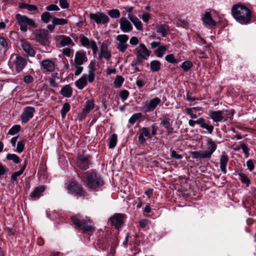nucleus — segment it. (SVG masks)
<instances>
[{
    "label": "nucleus",
    "instance_id": "obj_37",
    "mask_svg": "<svg viewBox=\"0 0 256 256\" xmlns=\"http://www.w3.org/2000/svg\"><path fill=\"white\" fill-rule=\"evenodd\" d=\"M117 135L116 134H112L110 138V142H109V148H114L117 143Z\"/></svg>",
    "mask_w": 256,
    "mask_h": 256
},
{
    "label": "nucleus",
    "instance_id": "obj_13",
    "mask_svg": "<svg viewBox=\"0 0 256 256\" xmlns=\"http://www.w3.org/2000/svg\"><path fill=\"white\" fill-rule=\"evenodd\" d=\"M90 164V157L88 156L80 155L78 156L76 165L80 169L86 170L88 168Z\"/></svg>",
    "mask_w": 256,
    "mask_h": 256
},
{
    "label": "nucleus",
    "instance_id": "obj_44",
    "mask_svg": "<svg viewBox=\"0 0 256 256\" xmlns=\"http://www.w3.org/2000/svg\"><path fill=\"white\" fill-rule=\"evenodd\" d=\"M109 16L114 18H118L120 16V12L118 10L114 9L110 10L108 12Z\"/></svg>",
    "mask_w": 256,
    "mask_h": 256
},
{
    "label": "nucleus",
    "instance_id": "obj_16",
    "mask_svg": "<svg viewBox=\"0 0 256 256\" xmlns=\"http://www.w3.org/2000/svg\"><path fill=\"white\" fill-rule=\"evenodd\" d=\"M87 60L88 58L85 52L79 50L76 52L74 64L82 66Z\"/></svg>",
    "mask_w": 256,
    "mask_h": 256
},
{
    "label": "nucleus",
    "instance_id": "obj_11",
    "mask_svg": "<svg viewBox=\"0 0 256 256\" xmlns=\"http://www.w3.org/2000/svg\"><path fill=\"white\" fill-rule=\"evenodd\" d=\"M136 58L141 60H148L150 52L148 50L145 45L143 44H140L136 48Z\"/></svg>",
    "mask_w": 256,
    "mask_h": 256
},
{
    "label": "nucleus",
    "instance_id": "obj_21",
    "mask_svg": "<svg viewBox=\"0 0 256 256\" xmlns=\"http://www.w3.org/2000/svg\"><path fill=\"white\" fill-rule=\"evenodd\" d=\"M124 215L120 214H116L113 216L111 217L110 220L112 225L116 228L121 226L124 222Z\"/></svg>",
    "mask_w": 256,
    "mask_h": 256
},
{
    "label": "nucleus",
    "instance_id": "obj_33",
    "mask_svg": "<svg viewBox=\"0 0 256 256\" xmlns=\"http://www.w3.org/2000/svg\"><path fill=\"white\" fill-rule=\"evenodd\" d=\"M68 20L67 18H60L56 17H54L52 20V24L54 25H64L67 24Z\"/></svg>",
    "mask_w": 256,
    "mask_h": 256
},
{
    "label": "nucleus",
    "instance_id": "obj_8",
    "mask_svg": "<svg viewBox=\"0 0 256 256\" xmlns=\"http://www.w3.org/2000/svg\"><path fill=\"white\" fill-rule=\"evenodd\" d=\"M161 100L158 97L146 100L142 108V110L145 114L154 110L156 107L160 103Z\"/></svg>",
    "mask_w": 256,
    "mask_h": 256
},
{
    "label": "nucleus",
    "instance_id": "obj_27",
    "mask_svg": "<svg viewBox=\"0 0 256 256\" xmlns=\"http://www.w3.org/2000/svg\"><path fill=\"white\" fill-rule=\"evenodd\" d=\"M75 84L79 90H82L87 84L86 75H83L76 82Z\"/></svg>",
    "mask_w": 256,
    "mask_h": 256
},
{
    "label": "nucleus",
    "instance_id": "obj_64",
    "mask_svg": "<svg viewBox=\"0 0 256 256\" xmlns=\"http://www.w3.org/2000/svg\"><path fill=\"white\" fill-rule=\"evenodd\" d=\"M246 166H247L248 168L250 171H252V170H253L254 168V162L252 160H249L247 161Z\"/></svg>",
    "mask_w": 256,
    "mask_h": 256
},
{
    "label": "nucleus",
    "instance_id": "obj_55",
    "mask_svg": "<svg viewBox=\"0 0 256 256\" xmlns=\"http://www.w3.org/2000/svg\"><path fill=\"white\" fill-rule=\"evenodd\" d=\"M240 148L242 149L243 152L246 158H248L249 156V153H248L249 150H248V148L247 147V146L245 144H240Z\"/></svg>",
    "mask_w": 256,
    "mask_h": 256
},
{
    "label": "nucleus",
    "instance_id": "obj_41",
    "mask_svg": "<svg viewBox=\"0 0 256 256\" xmlns=\"http://www.w3.org/2000/svg\"><path fill=\"white\" fill-rule=\"evenodd\" d=\"M8 47V44L6 40L2 37H0V54L4 52Z\"/></svg>",
    "mask_w": 256,
    "mask_h": 256
},
{
    "label": "nucleus",
    "instance_id": "obj_47",
    "mask_svg": "<svg viewBox=\"0 0 256 256\" xmlns=\"http://www.w3.org/2000/svg\"><path fill=\"white\" fill-rule=\"evenodd\" d=\"M25 142L24 141H20L17 143L16 152L18 153H21L24 149Z\"/></svg>",
    "mask_w": 256,
    "mask_h": 256
},
{
    "label": "nucleus",
    "instance_id": "obj_25",
    "mask_svg": "<svg viewBox=\"0 0 256 256\" xmlns=\"http://www.w3.org/2000/svg\"><path fill=\"white\" fill-rule=\"evenodd\" d=\"M228 156L226 154H222L220 158V168L222 172L224 174H226L227 172L226 170V166L228 164Z\"/></svg>",
    "mask_w": 256,
    "mask_h": 256
},
{
    "label": "nucleus",
    "instance_id": "obj_10",
    "mask_svg": "<svg viewBox=\"0 0 256 256\" xmlns=\"http://www.w3.org/2000/svg\"><path fill=\"white\" fill-rule=\"evenodd\" d=\"M90 18L94 22L98 24H105L108 22V17L104 12H97L90 13Z\"/></svg>",
    "mask_w": 256,
    "mask_h": 256
},
{
    "label": "nucleus",
    "instance_id": "obj_2",
    "mask_svg": "<svg viewBox=\"0 0 256 256\" xmlns=\"http://www.w3.org/2000/svg\"><path fill=\"white\" fill-rule=\"evenodd\" d=\"M78 176L90 188H98L104 184L103 180L100 176L96 172H84L79 174Z\"/></svg>",
    "mask_w": 256,
    "mask_h": 256
},
{
    "label": "nucleus",
    "instance_id": "obj_59",
    "mask_svg": "<svg viewBox=\"0 0 256 256\" xmlns=\"http://www.w3.org/2000/svg\"><path fill=\"white\" fill-rule=\"evenodd\" d=\"M76 70L74 72V74L76 76H79L83 70V67L80 65L74 64Z\"/></svg>",
    "mask_w": 256,
    "mask_h": 256
},
{
    "label": "nucleus",
    "instance_id": "obj_32",
    "mask_svg": "<svg viewBox=\"0 0 256 256\" xmlns=\"http://www.w3.org/2000/svg\"><path fill=\"white\" fill-rule=\"evenodd\" d=\"M150 70L152 72L158 71L161 66V64L160 61L157 60H152L150 63Z\"/></svg>",
    "mask_w": 256,
    "mask_h": 256
},
{
    "label": "nucleus",
    "instance_id": "obj_31",
    "mask_svg": "<svg viewBox=\"0 0 256 256\" xmlns=\"http://www.w3.org/2000/svg\"><path fill=\"white\" fill-rule=\"evenodd\" d=\"M190 154L193 158H208L204 151L191 152Z\"/></svg>",
    "mask_w": 256,
    "mask_h": 256
},
{
    "label": "nucleus",
    "instance_id": "obj_6",
    "mask_svg": "<svg viewBox=\"0 0 256 256\" xmlns=\"http://www.w3.org/2000/svg\"><path fill=\"white\" fill-rule=\"evenodd\" d=\"M56 46L58 48L65 47L66 46H74V44L72 39L68 36L64 34L55 36Z\"/></svg>",
    "mask_w": 256,
    "mask_h": 256
},
{
    "label": "nucleus",
    "instance_id": "obj_35",
    "mask_svg": "<svg viewBox=\"0 0 256 256\" xmlns=\"http://www.w3.org/2000/svg\"><path fill=\"white\" fill-rule=\"evenodd\" d=\"M168 48V46L166 45L159 46L156 51V54L158 58H162Z\"/></svg>",
    "mask_w": 256,
    "mask_h": 256
},
{
    "label": "nucleus",
    "instance_id": "obj_15",
    "mask_svg": "<svg viewBox=\"0 0 256 256\" xmlns=\"http://www.w3.org/2000/svg\"><path fill=\"white\" fill-rule=\"evenodd\" d=\"M207 149L204 150L208 158H210L212 154L215 152L217 148L216 144L210 138H208L206 140Z\"/></svg>",
    "mask_w": 256,
    "mask_h": 256
},
{
    "label": "nucleus",
    "instance_id": "obj_9",
    "mask_svg": "<svg viewBox=\"0 0 256 256\" xmlns=\"http://www.w3.org/2000/svg\"><path fill=\"white\" fill-rule=\"evenodd\" d=\"M11 60L15 67L16 70L18 72L22 71L27 64L26 58L17 54L12 56Z\"/></svg>",
    "mask_w": 256,
    "mask_h": 256
},
{
    "label": "nucleus",
    "instance_id": "obj_39",
    "mask_svg": "<svg viewBox=\"0 0 256 256\" xmlns=\"http://www.w3.org/2000/svg\"><path fill=\"white\" fill-rule=\"evenodd\" d=\"M53 18L48 12H44L41 16L42 20L44 23H48Z\"/></svg>",
    "mask_w": 256,
    "mask_h": 256
},
{
    "label": "nucleus",
    "instance_id": "obj_42",
    "mask_svg": "<svg viewBox=\"0 0 256 256\" xmlns=\"http://www.w3.org/2000/svg\"><path fill=\"white\" fill-rule=\"evenodd\" d=\"M70 106L68 103H64L63 104L61 110V115L63 118H65L66 114L70 111Z\"/></svg>",
    "mask_w": 256,
    "mask_h": 256
},
{
    "label": "nucleus",
    "instance_id": "obj_50",
    "mask_svg": "<svg viewBox=\"0 0 256 256\" xmlns=\"http://www.w3.org/2000/svg\"><path fill=\"white\" fill-rule=\"evenodd\" d=\"M72 51L73 50L70 47H66L63 48L62 54L67 57H70Z\"/></svg>",
    "mask_w": 256,
    "mask_h": 256
},
{
    "label": "nucleus",
    "instance_id": "obj_48",
    "mask_svg": "<svg viewBox=\"0 0 256 256\" xmlns=\"http://www.w3.org/2000/svg\"><path fill=\"white\" fill-rule=\"evenodd\" d=\"M142 62V60L137 59L136 60L132 62L131 66L136 71H139L138 66L141 64Z\"/></svg>",
    "mask_w": 256,
    "mask_h": 256
},
{
    "label": "nucleus",
    "instance_id": "obj_53",
    "mask_svg": "<svg viewBox=\"0 0 256 256\" xmlns=\"http://www.w3.org/2000/svg\"><path fill=\"white\" fill-rule=\"evenodd\" d=\"M120 96L122 101H124L128 98L129 96V92L126 90H123L120 92Z\"/></svg>",
    "mask_w": 256,
    "mask_h": 256
},
{
    "label": "nucleus",
    "instance_id": "obj_28",
    "mask_svg": "<svg viewBox=\"0 0 256 256\" xmlns=\"http://www.w3.org/2000/svg\"><path fill=\"white\" fill-rule=\"evenodd\" d=\"M156 30L162 37H166L168 30V27L166 24H159L156 26Z\"/></svg>",
    "mask_w": 256,
    "mask_h": 256
},
{
    "label": "nucleus",
    "instance_id": "obj_62",
    "mask_svg": "<svg viewBox=\"0 0 256 256\" xmlns=\"http://www.w3.org/2000/svg\"><path fill=\"white\" fill-rule=\"evenodd\" d=\"M186 114L190 116L191 118L196 119L197 118V116L196 114H194L192 113V109L190 108H186Z\"/></svg>",
    "mask_w": 256,
    "mask_h": 256
},
{
    "label": "nucleus",
    "instance_id": "obj_5",
    "mask_svg": "<svg viewBox=\"0 0 256 256\" xmlns=\"http://www.w3.org/2000/svg\"><path fill=\"white\" fill-rule=\"evenodd\" d=\"M128 36L125 34H118L116 36L114 43L116 48L118 51L121 52H126L128 46Z\"/></svg>",
    "mask_w": 256,
    "mask_h": 256
},
{
    "label": "nucleus",
    "instance_id": "obj_57",
    "mask_svg": "<svg viewBox=\"0 0 256 256\" xmlns=\"http://www.w3.org/2000/svg\"><path fill=\"white\" fill-rule=\"evenodd\" d=\"M46 10L48 11H58L60 8L57 5L50 4L46 7Z\"/></svg>",
    "mask_w": 256,
    "mask_h": 256
},
{
    "label": "nucleus",
    "instance_id": "obj_4",
    "mask_svg": "<svg viewBox=\"0 0 256 256\" xmlns=\"http://www.w3.org/2000/svg\"><path fill=\"white\" fill-rule=\"evenodd\" d=\"M232 114L229 113L226 110L210 111L209 116L214 122H224L232 116Z\"/></svg>",
    "mask_w": 256,
    "mask_h": 256
},
{
    "label": "nucleus",
    "instance_id": "obj_19",
    "mask_svg": "<svg viewBox=\"0 0 256 256\" xmlns=\"http://www.w3.org/2000/svg\"><path fill=\"white\" fill-rule=\"evenodd\" d=\"M47 36V31L44 30H40L36 32V39L37 42L46 46L48 43Z\"/></svg>",
    "mask_w": 256,
    "mask_h": 256
},
{
    "label": "nucleus",
    "instance_id": "obj_12",
    "mask_svg": "<svg viewBox=\"0 0 256 256\" xmlns=\"http://www.w3.org/2000/svg\"><path fill=\"white\" fill-rule=\"evenodd\" d=\"M34 112L35 108L32 106L25 108L20 116L22 122L24 124L28 122L34 116Z\"/></svg>",
    "mask_w": 256,
    "mask_h": 256
},
{
    "label": "nucleus",
    "instance_id": "obj_23",
    "mask_svg": "<svg viewBox=\"0 0 256 256\" xmlns=\"http://www.w3.org/2000/svg\"><path fill=\"white\" fill-rule=\"evenodd\" d=\"M128 18L138 30L140 31L143 30L142 22L135 15L132 14H128Z\"/></svg>",
    "mask_w": 256,
    "mask_h": 256
},
{
    "label": "nucleus",
    "instance_id": "obj_46",
    "mask_svg": "<svg viewBox=\"0 0 256 256\" xmlns=\"http://www.w3.org/2000/svg\"><path fill=\"white\" fill-rule=\"evenodd\" d=\"M165 60L170 64H177L178 61L174 58L173 54H169L166 56Z\"/></svg>",
    "mask_w": 256,
    "mask_h": 256
},
{
    "label": "nucleus",
    "instance_id": "obj_38",
    "mask_svg": "<svg viewBox=\"0 0 256 256\" xmlns=\"http://www.w3.org/2000/svg\"><path fill=\"white\" fill-rule=\"evenodd\" d=\"M193 66L192 62L190 60H186L182 64L181 68L185 72L189 70Z\"/></svg>",
    "mask_w": 256,
    "mask_h": 256
},
{
    "label": "nucleus",
    "instance_id": "obj_18",
    "mask_svg": "<svg viewBox=\"0 0 256 256\" xmlns=\"http://www.w3.org/2000/svg\"><path fill=\"white\" fill-rule=\"evenodd\" d=\"M112 56L111 52L108 46L104 42H102L100 46V53L98 56L100 60L102 58L109 60Z\"/></svg>",
    "mask_w": 256,
    "mask_h": 256
},
{
    "label": "nucleus",
    "instance_id": "obj_61",
    "mask_svg": "<svg viewBox=\"0 0 256 256\" xmlns=\"http://www.w3.org/2000/svg\"><path fill=\"white\" fill-rule=\"evenodd\" d=\"M22 174V172L18 170V172H14L13 173L11 176L12 179L14 181H16L17 180V178Z\"/></svg>",
    "mask_w": 256,
    "mask_h": 256
},
{
    "label": "nucleus",
    "instance_id": "obj_7",
    "mask_svg": "<svg viewBox=\"0 0 256 256\" xmlns=\"http://www.w3.org/2000/svg\"><path fill=\"white\" fill-rule=\"evenodd\" d=\"M16 19L20 26L21 30L26 32L28 30V26H32L34 24V21L28 16L21 15L19 14L16 15Z\"/></svg>",
    "mask_w": 256,
    "mask_h": 256
},
{
    "label": "nucleus",
    "instance_id": "obj_43",
    "mask_svg": "<svg viewBox=\"0 0 256 256\" xmlns=\"http://www.w3.org/2000/svg\"><path fill=\"white\" fill-rule=\"evenodd\" d=\"M124 82V78L121 76H117L114 81V84L116 88H120Z\"/></svg>",
    "mask_w": 256,
    "mask_h": 256
},
{
    "label": "nucleus",
    "instance_id": "obj_20",
    "mask_svg": "<svg viewBox=\"0 0 256 256\" xmlns=\"http://www.w3.org/2000/svg\"><path fill=\"white\" fill-rule=\"evenodd\" d=\"M120 28L124 32H128L132 30L133 27L130 22L125 17L120 20Z\"/></svg>",
    "mask_w": 256,
    "mask_h": 256
},
{
    "label": "nucleus",
    "instance_id": "obj_60",
    "mask_svg": "<svg viewBox=\"0 0 256 256\" xmlns=\"http://www.w3.org/2000/svg\"><path fill=\"white\" fill-rule=\"evenodd\" d=\"M150 18V15L149 14H143L141 16L142 20L146 23H148Z\"/></svg>",
    "mask_w": 256,
    "mask_h": 256
},
{
    "label": "nucleus",
    "instance_id": "obj_14",
    "mask_svg": "<svg viewBox=\"0 0 256 256\" xmlns=\"http://www.w3.org/2000/svg\"><path fill=\"white\" fill-rule=\"evenodd\" d=\"M41 68L47 72H53L55 70V63L50 59H44L40 62Z\"/></svg>",
    "mask_w": 256,
    "mask_h": 256
},
{
    "label": "nucleus",
    "instance_id": "obj_49",
    "mask_svg": "<svg viewBox=\"0 0 256 256\" xmlns=\"http://www.w3.org/2000/svg\"><path fill=\"white\" fill-rule=\"evenodd\" d=\"M95 74L93 70H90L88 71V76H87V81L90 82H92L94 80Z\"/></svg>",
    "mask_w": 256,
    "mask_h": 256
},
{
    "label": "nucleus",
    "instance_id": "obj_29",
    "mask_svg": "<svg viewBox=\"0 0 256 256\" xmlns=\"http://www.w3.org/2000/svg\"><path fill=\"white\" fill-rule=\"evenodd\" d=\"M45 188L44 186H40L35 188L32 194V197L34 198H39L42 194L44 192Z\"/></svg>",
    "mask_w": 256,
    "mask_h": 256
},
{
    "label": "nucleus",
    "instance_id": "obj_52",
    "mask_svg": "<svg viewBox=\"0 0 256 256\" xmlns=\"http://www.w3.org/2000/svg\"><path fill=\"white\" fill-rule=\"evenodd\" d=\"M202 128H204L208 130L209 134H212L214 130V126L212 125H208L205 122L202 126Z\"/></svg>",
    "mask_w": 256,
    "mask_h": 256
},
{
    "label": "nucleus",
    "instance_id": "obj_40",
    "mask_svg": "<svg viewBox=\"0 0 256 256\" xmlns=\"http://www.w3.org/2000/svg\"><path fill=\"white\" fill-rule=\"evenodd\" d=\"M6 158L8 160H12L16 164H18L20 162L19 156L16 154H8Z\"/></svg>",
    "mask_w": 256,
    "mask_h": 256
},
{
    "label": "nucleus",
    "instance_id": "obj_30",
    "mask_svg": "<svg viewBox=\"0 0 256 256\" xmlns=\"http://www.w3.org/2000/svg\"><path fill=\"white\" fill-rule=\"evenodd\" d=\"M72 89L69 86H66L62 88L60 90L61 94L66 98H70L72 94Z\"/></svg>",
    "mask_w": 256,
    "mask_h": 256
},
{
    "label": "nucleus",
    "instance_id": "obj_24",
    "mask_svg": "<svg viewBox=\"0 0 256 256\" xmlns=\"http://www.w3.org/2000/svg\"><path fill=\"white\" fill-rule=\"evenodd\" d=\"M80 42L82 45L87 48H89L96 43L94 40H90L84 35L80 36Z\"/></svg>",
    "mask_w": 256,
    "mask_h": 256
},
{
    "label": "nucleus",
    "instance_id": "obj_3",
    "mask_svg": "<svg viewBox=\"0 0 256 256\" xmlns=\"http://www.w3.org/2000/svg\"><path fill=\"white\" fill-rule=\"evenodd\" d=\"M71 220L73 224L77 227L84 230L85 232H90L92 230V226L88 224L90 219L86 218L84 219L80 214L71 216Z\"/></svg>",
    "mask_w": 256,
    "mask_h": 256
},
{
    "label": "nucleus",
    "instance_id": "obj_63",
    "mask_svg": "<svg viewBox=\"0 0 256 256\" xmlns=\"http://www.w3.org/2000/svg\"><path fill=\"white\" fill-rule=\"evenodd\" d=\"M140 134L146 137L150 138V132L146 128H143L141 130Z\"/></svg>",
    "mask_w": 256,
    "mask_h": 256
},
{
    "label": "nucleus",
    "instance_id": "obj_22",
    "mask_svg": "<svg viewBox=\"0 0 256 256\" xmlns=\"http://www.w3.org/2000/svg\"><path fill=\"white\" fill-rule=\"evenodd\" d=\"M202 20L204 24L207 26H213L216 25V22L212 19L209 12H206L202 14Z\"/></svg>",
    "mask_w": 256,
    "mask_h": 256
},
{
    "label": "nucleus",
    "instance_id": "obj_36",
    "mask_svg": "<svg viewBox=\"0 0 256 256\" xmlns=\"http://www.w3.org/2000/svg\"><path fill=\"white\" fill-rule=\"evenodd\" d=\"M160 124L162 125L166 128L167 129L168 132L169 134H171L174 128L172 127L169 120L168 119H164L161 122Z\"/></svg>",
    "mask_w": 256,
    "mask_h": 256
},
{
    "label": "nucleus",
    "instance_id": "obj_1",
    "mask_svg": "<svg viewBox=\"0 0 256 256\" xmlns=\"http://www.w3.org/2000/svg\"><path fill=\"white\" fill-rule=\"evenodd\" d=\"M232 13L236 20L241 24L249 23L252 18L250 10L243 5L234 6L232 9Z\"/></svg>",
    "mask_w": 256,
    "mask_h": 256
},
{
    "label": "nucleus",
    "instance_id": "obj_56",
    "mask_svg": "<svg viewBox=\"0 0 256 256\" xmlns=\"http://www.w3.org/2000/svg\"><path fill=\"white\" fill-rule=\"evenodd\" d=\"M240 176L241 178L242 181L248 186L250 183V181L248 176L244 174H240Z\"/></svg>",
    "mask_w": 256,
    "mask_h": 256
},
{
    "label": "nucleus",
    "instance_id": "obj_58",
    "mask_svg": "<svg viewBox=\"0 0 256 256\" xmlns=\"http://www.w3.org/2000/svg\"><path fill=\"white\" fill-rule=\"evenodd\" d=\"M170 156L172 158H174L176 160H180L182 158V154H178L174 150H172L171 152Z\"/></svg>",
    "mask_w": 256,
    "mask_h": 256
},
{
    "label": "nucleus",
    "instance_id": "obj_26",
    "mask_svg": "<svg viewBox=\"0 0 256 256\" xmlns=\"http://www.w3.org/2000/svg\"><path fill=\"white\" fill-rule=\"evenodd\" d=\"M22 46L25 52H26L29 56L32 57L34 56L36 52L29 44L22 42Z\"/></svg>",
    "mask_w": 256,
    "mask_h": 256
},
{
    "label": "nucleus",
    "instance_id": "obj_17",
    "mask_svg": "<svg viewBox=\"0 0 256 256\" xmlns=\"http://www.w3.org/2000/svg\"><path fill=\"white\" fill-rule=\"evenodd\" d=\"M68 189L78 196H82L84 193L82 188L76 181L71 182L68 186Z\"/></svg>",
    "mask_w": 256,
    "mask_h": 256
},
{
    "label": "nucleus",
    "instance_id": "obj_45",
    "mask_svg": "<svg viewBox=\"0 0 256 256\" xmlns=\"http://www.w3.org/2000/svg\"><path fill=\"white\" fill-rule=\"evenodd\" d=\"M142 116L141 113H136L133 114L129 119V122L131 124H134L137 120L140 119Z\"/></svg>",
    "mask_w": 256,
    "mask_h": 256
},
{
    "label": "nucleus",
    "instance_id": "obj_34",
    "mask_svg": "<svg viewBox=\"0 0 256 256\" xmlns=\"http://www.w3.org/2000/svg\"><path fill=\"white\" fill-rule=\"evenodd\" d=\"M94 108V103L92 100H88L85 108L83 110V114H86L90 112Z\"/></svg>",
    "mask_w": 256,
    "mask_h": 256
},
{
    "label": "nucleus",
    "instance_id": "obj_51",
    "mask_svg": "<svg viewBox=\"0 0 256 256\" xmlns=\"http://www.w3.org/2000/svg\"><path fill=\"white\" fill-rule=\"evenodd\" d=\"M20 130V126H14L12 127L8 131V134L14 135L18 133Z\"/></svg>",
    "mask_w": 256,
    "mask_h": 256
},
{
    "label": "nucleus",
    "instance_id": "obj_54",
    "mask_svg": "<svg viewBox=\"0 0 256 256\" xmlns=\"http://www.w3.org/2000/svg\"><path fill=\"white\" fill-rule=\"evenodd\" d=\"M59 4L62 8L66 9L69 7V4L67 0H58Z\"/></svg>",
    "mask_w": 256,
    "mask_h": 256
}]
</instances>
